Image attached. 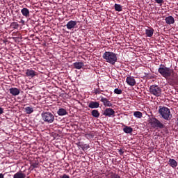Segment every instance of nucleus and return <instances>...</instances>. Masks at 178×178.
<instances>
[{
	"mask_svg": "<svg viewBox=\"0 0 178 178\" xmlns=\"http://www.w3.org/2000/svg\"><path fill=\"white\" fill-rule=\"evenodd\" d=\"M118 152H119L120 155H123L124 154V151H123V149H120L118 150Z\"/></svg>",
	"mask_w": 178,
	"mask_h": 178,
	"instance_id": "nucleus-31",
	"label": "nucleus"
},
{
	"mask_svg": "<svg viewBox=\"0 0 178 178\" xmlns=\"http://www.w3.org/2000/svg\"><path fill=\"white\" fill-rule=\"evenodd\" d=\"M126 83L128 86H131V87H134L136 86V79H134V76H127L126 79Z\"/></svg>",
	"mask_w": 178,
	"mask_h": 178,
	"instance_id": "nucleus-9",
	"label": "nucleus"
},
{
	"mask_svg": "<svg viewBox=\"0 0 178 178\" xmlns=\"http://www.w3.org/2000/svg\"><path fill=\"white\" fill-rule=\"evenodd\" d=\"M42 120L45 123H54L55 122V115L54 113L48 111H44L41 113Z\"/></svg>",
	"mask_w": 178,
	"mask_h": 178,
	"instance_id": "nucleus-4",
	"label": "nucleus"
},
{
	"mask_svg": "<svg viewBox=\"0 0 178 178\" xmlns=\"http://www.w3.org/2000/svg\"><path fill=\"white\" fill-rule=\"evenodd\" d=\"M159 113L164 120H170V119H172L170 109L168 107L163 106H159Z\"/></svg>",
	"mask_w": 178,
	"mask_h": 178,
	"instance_id": "nucleus-3",
	"label": "nucleus"
},
{
	"mask_svg": "<svg viewBox=\"0 0 178 178\" xmlns=\"http://www.w3.org/2000/svg\"><path fill=\"white\" fill-rule=\"evenodd\" d=\"M58 116H65L67 115V111L65 108H59L57 111Z\"/></svg>",
	"mask_w": 178,
	"mask_h": 178,
	"instance_id": "nucleus-20",
	"label": "nucleus"
},
{
	"mask_svg": "<svg viewBox=\"0 0 178 178\" xmlns=\"http://www.w3.org/2000/svg\"><path fill=\"white\" fill-rule=\"evenodd\" d=\"M122 91L121 89L115 88V89L114 90V93H115V94L120 95V94H122Z\"/></svg>",
	"mask_w": 178,
	"mask_h": 178,
	"instance_id": "nucleus-30",
	"label": "nucleus"
},
{
	"mask_svg": "<svg viewBox=\"0 0 178 178\" xmlns=\"http://www.w3.org/2000/svg\"><path fill=\"white\" fill-rule=\"evenodd\" d=\"M154 31L155 30H154L152 28H149V29L145 30V35L147 37L151 38L152 35H154Z\"/></svg>",
	"mask_w": 178,
	"mask_h": 178,
	"instance_id": "nucleus-17",
	"label": "nucleus"
},
{
	"mask_svg": "<svg viewBox=\"0 0 178 178\" xmlns=\"http://www.w3.org/2000/svg\"><path fill=\"white\" fill-rule=\"evenodd\" d=\"M3 113V108L2 107H0V115H2Z\"/></svg>",
	"mask_w": 178,
	"mask_h": 178,
	"instance_id": "nucleus-36",
	"label": "nucleus"
},
{
	"mask_svg": "<svg viewBox=\"0 0 178 178\" xmlns=\"http://www.w3.org/2000/svg\"><path fill=\"white\" fill-rule=\"evenodd\" d=\"M9 91L10 94L14 97H16L20 94V89H18L17 88H11L9 89Z\"/></svg>",
	"mask_w": 178,
	"mask_h": 178,
	"instance_id": "nucleus-11",
	"label": "nucleus"
},
{
	"mask_svg": "<svg viewBox=\"0 0 178 178\" xmlns=\"http://www.w3.org/2000/svg\"><path fill=\"white\" fill-rule=\"evenodd\" d=\"M168 163L172 168H176L177 166V161L173 159H170L168 161Z\"/></svg>",
	"mask_w": 178,
	"mask_h": 178,
	"instance_id": "nucleus-22",
	"label": "nucleus"
},
{
	"mask_svg": "<svg viewBox=\"0 0 178 178\" xmlns=\"http://www.w3.org/2000/svg\"><path fill=\"white\" fill-rule=\"evenodd\" d=\"M170 86H177L178 85V74L175 72V70H172L171 72V76H170Z\"/></svg>",
	"mask_w": 178,
	"mask_h": 178,
	"instance_id": "nucleus-7",
	"label": "nucleus"
},
{
	"mask_svg": "<svg viewBox=\"0 0 178 178\" xmlns=\"http://www.w3.org/2000/svg\"><path fill=\"white\" fill-rule=\"evenodd\" d=\"M10 27L14 29V30H17L19 29V24L17 22H13L10 24Z\"/></svg>",
	"mask_w": 178,
	"mask_h": 178,
	"instance_id": "nucleus-28",
	"label": "nucleus"
},
{
	"mask_svg": "<svg viewBox=\"0 0 178 178\" xmlns=\"http://www.w3.org/2000/svg\"><path fill=\"white\" fill-rule=\"evenodd\" d=\"M134 116H135V118H137L138 119H141V118H143V113H141L140 111H135L134 113Z\"/></svg>",
	"mask_w": 178,
	"mask_h": 178,
	"instance_id": "nucleus-26",
	"label": "nucleus"
},
{
	"mask_svg": "<svg viewBox=\"0 0 178 178\" xmlns=\"http://www.w3.org/2000/svg\"><path fill=\"white\" fill-rule=\"evenodd\" d=\"M60 178H70V176L64 174L63 175L60 176Z\"/></svg>",
	"mask_w": 178,
	"mask_h": 178,
	"instance_id": "nucleus-32",
	"label": "nucleus"
},
{
	"mask_svg": "<svg viewBox=\"0 0 178 178\" xmlns=\"http://www.w3.org/2000/svg\"><path fill=\"white\" fill-rule=\"evenodd\" d=\"M149 92L155 97H161L162 95V89L159 88L157 85H152L149 88Z\"/></svg>",
	"mask_w": 178,
	"mask_h": 178,
	"instance_id": "nucleus-6",
	"label": "nucleus"
},
{
	"mask_svg": "<svg viewBox=\"0 0 178 178\" xmlns=\"http://www.w3.org/2000/svg\"><path fill=\"white\" fill-rule=\"evenodd\" d=\"M21 13L23 15V16H25V17H29V16H30V11L26 8H22L21 10Z\"/></svg>",
	"mask_w": 178,
	"mask_h": 178,
	"instance_id": "nucleus-19",
	"label": "nucleus"
},
{
	"mask_svg": "<svg viewBox=\"0 0 178 178\" xmlns=\"http://www.w3.org/2000/svg\"><path fill=\"white\" fill-rule=\"evenodd\" d=\"M102 58L106 60V62L110 63V65H115L118 62V54L112 51L104 52Z\"/></svg>",
	"mask_w": 178,
	"mask_h": 178,
	"instance_id": "nucleus-1",
	"label": "nucleus"
},
{
	"mask_svg": "<svg viewBox=\"0 0 178 178\" xmlns=\"http://www.w3.org/2000/svg\"><path fill=\"white\" fill-rule=\"evenodd\" d=\"M88 108L91 109H95L97 108H99V102H90L88 104Z\"/></svg>",
	"mask_w": 178,
	"mask_h": 178,
	"instance_id": "nucleus-14",
	"label": "nucleus"
},
{
	"mask_svg": "<svg viewBox=\"0 0 178 178\" xmlns=\"http://www.w3.org/2000/svg\"><path fill=\"white\" fill-rule=\"evenodd\" d=\"M101 102L103 103V105H104V106H108V107H111L112 106L113 104H112L111 103V101L108 100V99L104 97H102L101 98Z\"/></svg>",
	"mask_w": 178,
	"mask_h": 178,
	"instance_id": "nucleus-13",
	"label": "nucleus"
},
{
	"mask_svg": "<svg viewBox=\"0 0 178 178\" xmlns=\"http://www.w3.org/2000/svg\"><path fill=\"white\" fill-rule=\"evenodd\" d=\"M79 148H81V149H83V151H87V149H88V148H90V145L79 144Z\"/></svg>",
	"mask_w": 178,
	"mask_h": 178,
	"instance_id": "nucleus-24",
	"label": "nucleus"
},
{
	"mask_svg": "<svg viewBox=\"0 0 178 178\" xmlns=\"http://www.w3.org/2000/svg\"><path fill=\"white\" fill-rule=\"evenodd\" d=\"M158 72L163 77H164V79L168 80V79L172 76V72H173V70L170 69V67H166L163 64H161L158 69Z\"/></svg>",
	"mask_w": 178,
	"mask_h": 178,
	"instance_id": "nucleus-2",
	"label": "nucleus"
},
{
	"mask_svg": "<svg viewBox=\"0 0 178 178\" xmlns=\"http://www.w3.org/2000/svg\"><path fill=\"white\" fill-rule=\"evenodd\" d=\"M26 75L27 76V77H31V79H33V77L37 76V72L33 70L28 69L26 70Z\"/></svg>",
	"mask_w": 178,
	"mask_h": 178,
	"instance_id": "nucleus-12",
	"label": "nucleus"
},
{
	"mask_svg": "<svg viewBox=\"0 0 178 178\" xmlns=\"http://www.w3.org/2000/svg\"><path fill=\"white\" fill-rule=\"evenodd\" d=\"M25 111L28 115H30L34 112V108L31 106H28L25 108Z\"/></svg>",
	"mask_w": 178,
	"mask_h": 178,
	"instance_id": "nucleus-25",
	"label": "nucleus"
},
{
	"mask_svg": "<svg viewBox=\"0 0 178 178\" xmlns=\"http://www.w3.org/2000/svg\"><path fill=\"white\" fill-rule=\"evenodd\" d=\"M123 131L126 133V134H131V133H133V128L125 125Z\"/></svg>",
	"mask_w": 178,
	"mask_h": 178,
	"instance_id": "nucleus-21",
	"label": "nucleus"
},
{
	"mask_svg": "<svg viewBox=\"0 0 178 178\" xmlns=\"http://www.w3.org/2000/svg\"><path fill=\"white\" fill-rule=\"evenodd\" d=\"M149 123L153 129H165V124L155 117L150 118Z\"/></svg>",
	"mask_w": 178,
	"mask_h": 178,
	"instance_id": "nucleus-5",
	"label": "nucleus"
},
{
	"mask_svg": "<svg viewBox=\"0 0 178 178\" xmlns=\"http://www.w3.org/2000/svg\"><path fill=\"white\" fill-rule=\"evenodd\" d=\"M103 115L104 116H108V118H115V111L111 108H106Z\"/></svg>",
	"mask_w": 178,
	"mask_h": 178,
	"instance_id": "nucleus-8",
	"label": "nucleus"
},
{
	"mask_svg": "<svg viewBox=\"0 0 178 178\" xmlns=\"http://www.w3.org/2000/svg\"><path fill=\"white\" fill-rule=\"evenodd\" d=\"M165 22L168 24H175V18L172 16H168L165 18Z\"/></svg>",
	"mask_w": 178,
	"mask_h": 178,
	"instance_id": "nucleus-16",
	"label": "nucleus"
},
{
	"mask_svg": "<svg viewBox=\"0 0 178 178\" xmlns=\"http://www.w3.org/2000/svg\"><path fill=\"white\" fill-rule=\"evenodd\" d=\"M38 165V163H33V164H32V167H33V168H37Z\"/></svg>",
	"mask_w": 178,
	"mask_h": 178,
	"instance_id": "nucleus-35",
	"label": "nucleus"
},
{
	"mask_svg": "<svg viewBox=\"0 0 178 178\" xmlns=\"http://www.w3.org/2000/svg\"><path fill=\"white\" fill-rule=\"evenodd\" d=\"M155 2H156V3H163V0H155Z\"/></svg>",
	"mask_w": 178,
	"mask_h": 178,
	"instance_id": "nucleus-34",
	"label": "nucleus"
},
{
	"mask_svg": "<svg viewBox=\"0 0 178 178\" xmlns=\"http://www.w3.org/2000/svg\"><path fill=\"white\" fill-rule=\"evenodd\" d=\"M91 115L92 116H93V118H99V112L98 111V110H92L91 112Z\"/></svg>",
	"mask_w": 178,
	"mask_h": 178,
	"instance_id": "nucleus-27",
	"label": "nucleus"
},
{
	"mask_svg": "<svg viewBox=\"0 0 178 178\" xmlns=\"http://www.w3.org/2000/svg\"><path fill=\"white\" fill-rule=\"evenodd\" d=\"M114 8L116 12H122L123 10V7L120 4L115 3Z\"/></svg>",
	"mask_w": 178,
	"mask_h": 178,
	"instance_id": "nucleus-23",
	"label": "nucleus"
},
{
	"mask_svg": "<svg viewBox=\"0 0 178 178\" xmlns=\"http://www.w3.org/2000/svg\"><path fill=\"white\" fill-rule=\"evenodd\" d=\"M76 25L77 22L71 20L67 23L66 27L68 30H72V29H74V27H76Z\"/></svg>",
	"mask_w": 178,
	"mask_h": 178,
	"instance_id": "nucleus-10",
	"label": "nucleus"
},
{
	"mask_svg": "<svg viewBox=\"0 0 178 178\" xmlns=\"http://www.w3.org/2000/svg\"><path fill=\"white\" fill-rule=\"evenodd\" d=\"M108 177L109 178H120V176L118 175L116 172H111Z\"/></svg>",
	"mask_w": 178,
	"mask_h": 178,
	"instance_id": "nucleus-29",
	"label": "nucleus"
},
{
	"mask_svg": "<svg viewBox=\"0 0 178 178\" xmlns=\"http://www.w3.org/2000/svg\"><path fill=\"white\" fill-rule=\"evenodd\" d=\"M95 94L97 95L98 94H101V92L98 89H95Z\"/></svg>",
	"mask_w": 178,
	"mask_h": 178,
	"instance_id": "nucleus-33",
	"label": "nucleus"
},
{
	"mask_svg": "<svg viewBox=\"0 0 178 178\" xmlns=\"http://www.w3.org/2000/svg\"><path fill=\"white\" fill-rule=\"evenodd\" d=\"M73 66L74 69H77L78 70H80V69H82L84 66V63L83 62H75L73 63Z\"/></svg>",
	"mask_w": 178,
	"mask_h": 178,
	"instance_id": "nucleus-15",
	"label": "nucleus"
},
{
	"mask_svg": "<svg viewBox=\"0 0 178 178\" xmlns=\"http://www.w3.org/2000/svg\"><path fill=\"white\" fill-rule=\"evenodd\" d=\"M13 178H26V174L19 171L13 175Z\"/></svg>",
	"mask_w": 178,
	"mask_h": 178,
	"instance_id": "nucleus-18",
	"label": "nucleus"
},
{
	"mask_svg": "<svg viewBox=\"0 0 178 178\" xmlns=\"http://www.w3.org/2000/svg\"><path fill=\"white\" fill-rule=\"evenodd\" d=\"M5 175L2 173L0 174V178H5Z\"/></svg>",
	"mask_w": 178,
	"mask_h": 178,
	"instance_id": "nucleus-37",
	"label": "nucleus"
}]
</instances>
